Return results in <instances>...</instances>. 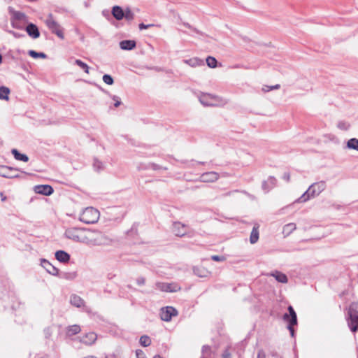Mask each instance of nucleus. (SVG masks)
I'll return each mask as SVG.
<instances>
[{
  "label": "nucleus",
  "instance_id": "obj_17",
  "mask_svg": "<svg viewBox=\"0 0 358 358\" xmlns=\"http://www.w3.org/2000/svg\"><path fill=\"white\" fill-rule=\"evenodd\" d=\"M273 277L275 278L277 281L282 283H286L287 282V277L285 274L280 272V271H275L271 274Z\"/></svg>",
  "mask_w": 358,
  "mask_h": 358
},
{
  "label": "nucleus",
  "instance_id": "obj_35",
  "mask_svg": "<svg viewBox=\"0 0 358 358\" xmlns=\"http://www.w3.org/2000/svg\"><path fill=\"white\" fill-rule=\"evenodd\" d=\"M45 264H48V266H51V267H52V271H51L50 269H49L48 268H46L47 271H48L50 273H52V274H53V275H56V274L57 273V270L55 267L52 266L49 262H45Z\"/></svg>",
  "mask_w": 358,
  "mask_h": 358
},
{
  "label": "nucleus",
  "instance_id": "obj_39",
  "mask_svg": "<svg viewBox=\"0 0 358 358\" xmlns=\"http://www.w3.org/2000/svg\"><path fill=\"white\" fill-rule=\"evenodd\" d=\"M257 358H266L264 353L259 352L257 355Z\"/></svg>",
  "mask_w": 358,
  "mask_h": 358
},
{
  "label": "nucleus",
  "instance_id": "obj_28",
  "mask_svg": "<svg viewBox=\"0 0 358 358\" xmlns=\"http://www.w3.org/2000/svg\"><path fill=\"white\" fill-rule=\"evenodd\" d=\"M80 331V327L78 325L71 326L68 329V334L70 336L75 335Z\"/></svg>",
  "mask_w": 358,
  "mask_h": 358
},
{
  "label": "nucleus",
  "instance_id": "obj_3",
  "mask_svg": "<svg viewBox=\"0 0 358 358\" xmlns=\"http://www.w3.org/2000/svg\"><path fill=\"white\" fill-rule=\"evenodd\" d=\"M100 217L99 211L93 208L87 207L85 208L80 215V220L86 224L96 223Z\"/></svg>",
  "mask_w": 358,
  "mask_h": 358
},
{
  "label": "nucleus",
  "instance_id": "obj_10",
  "mask_svg": "<svg viewBox=\"0 0 358 358\" xmlns=\"http://www.w3.org/2000/svg\"><path fill=\"white\" fill-rule=\"evenodd\" d=\"M220 178L219 174L215 171L206 172L201 175L199 180L203 182H213Z\"/></svg>",
  "mask_w": 358,
  "mask_h": 358
},
{
  "label": "nucleus",
  "instance_id": "obj_33",
  "mask_svg": "<svg viewBox=\"0 0 358 358\" xmlns=\"http://www.w3.org/2000/svg\"><path fill=\"white\" fill-rule=\"evenodd\" d=\"M103 80L107 85H112L113 83V78L108 74H106L103 76Z\"/></svg>",
  "mask_w": 358,
  "mask_h": 358
},
{
  "label": "nucleus",
  "instance_id": "obj_46",
  "mask_svg": "<svg viewBox=\"0 0 358 358\" xmlns=\"http://www.w3.org/2000/svg\"><path fill=\"white\" fill-rule=\"evenodd\" d=\"M104 358H108V357H104Z\"/></svg>",
  "mask_w": 358,
  "mask_h": 358
},
{
  "label": "nucleus",
  "instance_id": "obj_44",
  "mask_svg": "<svg viewBox=\"0 0 358 358\" xmlns=\"http://www.w3.org/2000/svg\"><path fill=\"white\" fill-rule=\"evenodd\" d=\"M153 358H162V357L159 355H155Z\"/></svg>",
  "mask_w": 358,
  "mask_h": 358
},
{
  "label": "nucleus",
  "instance_id": "obj_19",
  "mask_svg": "<svg viewBox=\"0 0 358 358\" xmlns=\"http://www.w3.org/2000/svg\"><path fill=\"white\" fill-rule=\"evenodd\" d=\"M185 62L192 67H196L203 64V60L197 57L187 59L185 61Z\"/></svg>",
  "mask_w": 358,
  "mask_h": 358
},
{
  "label": "nucleus",
  "instance_id": "obj_23",
  "mask_svg": "<svg viewBox=\"0 0 358 358\" xmlns=\"http://www.w3.org/2000/svg\"><path fill=\"white\" fill-rule=\"evenodd\" d=\"M174 231L177 236H182L185 234L184 230H180L181 228H184L185 226L180 222H176L174 224Z\"/></svg>",
  "mask_w": 358,
  "mask_h": 358
},
{
  "label": "nucleus",
  "instance_id": "obj_8",
  "mask_svg": "<svg viewBox=\"0 0 358 358\" xmlns=\"http://www.w3.org/2000/svg\"><path fill=\"white\" fill-rule=\"evenodd\" d=\"M200 101L204 106H217L219 98L210 94H203L200 97Z\"/></svg>",
  "mask_w": 358,
  "mask_h": 358
},
{
  "label": "nucleus",
  "instance_id": "obj_36",
  "mask_svg": "<svg viewBox=\"0 0 358 358\" xmlns=\"http://www.w3.org/2000/svg\"><path fill=\"white\" fill-rule=\"evenodd\" d=\"M153 26H154V24H143V23H141V24H139V29H140L141 30H142V29H148V28H149V27H153Z\"/></svg>",
  "mask_w": 358,
  "mask_h": 358
},
{
  "label": "nucleus",
  "instance_id": "obj_42",
  "mask_svg": "<svg viewBox=\"0 0 358 358\" xmlns=\"http://www.w3.org/2000/svg\"><path fill=\"white\" fill-rule=\"evenodd\" d=\"M120 104H121L120 101L116 100L114 106H115V107H118Z\"/></svg>",
  "mask_w": 358,
  "mask_h": 358
},
{
  "label": "nucleus",
  "instance_id": "obj_15",
  "mask_svg": "<svg viewBox=\"0 0 358 358\" xmlns=\"http://www.w3.org/2000/svg\"><path fill=\"white\" fill-rule=\"evenodd\" d=\"M120 46L122 50H132L136 47V42L132 40L122 41L120 43Z\"/></svg>",
  "mask_w": 358,
  "mask_h": 358
},
{
  "label": "nucleus",
  "instance_id": "obj_24",
  "mask_svg": "<svg viewBox=\"0 0 358 358\" xmlns=\"http://www.w3.org/2000/svg\"><path fill=\"white\" fill-rule=\"evenodd\" d=\"M296 224L294 223H289L283 227V234L288 236L292 231L296 229Z\"/></svg>",
  "mask_w": 358,
  "mask_h": 358
},
{
  "label": "nucleus",
  "instance_id": "obj_7",
  "mask_svg": "<svg viewBox=\"0 0 358 358\" xmlns=\"http://www.w3.org/2000/svg\"><path fill=\"white\" fill-rule=\"evenodd\" d=\"M177 315V310L172 306L162 308L160 311L161 319L166 322L170 321L172 317L176 316Z\"/></svg>",
  "mask_w": 358,
  "mask_h": 358
},
{
  "label": "nucleus",
  "instance_id": "obj_32",
  "mask_svg": "<svg viewBox=\"0 0 358 358\" xmlns=\"http://www.w3.org/2000/svg\"><path fill=\"white\" fill-rule=\"evenodd\" d=\"M280 85L277 84L275 85H273V86H268V85H265L262 87V91L264 92H268L272 90H278L280 88Z\"/></svg>",
  "mask_w": 358,
  "mask_h": 358
},
{
  "label": "nucleus",
  "instance_id": "obj_37",
  "mask_svg": "<svg viewBox=\"0 0 358 358\" xmlns=\"http://www.w3.org/2000/svg\"><path fill=\"white\" fill-rule=\"evenodd\" d=\"M137 358H146L143 352L141 350H138L136 352Z\"/></svg>",
  "mask_w": 358,
  "mask_h": 358
},
{
  "label": "nucleus",
  "instance_id": "obj_2",
  "mask_svg": "<svg viewBox=\"0 0 358 358\" xmlns=\"http://www.w3.org/2000/svg\"><path fill=\"white\" fill-rule=\"evenodd\" d=\"M348 324L352 332L358 330V302H352L348 310Z\"/></svg>",
  "mask_w": 358,
  "mask_h": 358
},
{
  "label": "nucleus",
  "instance_id": "obj_41",
  "mask_svg": "<svg viewBox=\"0 0 358 358\" xmlns=\"http://www.w3.org/2000/svg\"><path fill=\"white\" fill-rule=\"evenodd\" d=\"M0 196L2 201H5L6 200V196L3 194V193H0Z\"/></svg>",
  "mask_w": 358,
  "mask_h": 358
},
{
  "label": "nucleus",
  "instance_id": "obj_14",
  "mask_svg": "<svg viewBox=\"0 0 358 358\" xmlns=\"http://www.w3.org/2000/svg\"><path fill=\"white\" fill-rule=\"evenodd\" d=\"M259 225L258 224H255L252 228L250 236V241L252 244L257 243L259 239Z\"/></svg>",
  "mask_w": 358,
  "mask_h": 358
},
{
  "label": "nucleus",
  "instance_id": "obj_43",
  "mask_svg": "<svg viewBox=\"0 0 358 358\" xmlns=\"http://www.w3.org/2000/svg\"><path fill=\"white\" fill-rule=\"evenodd\" d=\"M203 350H210V348L209 346L207 345V346H203Z\"/></svg>",
  "mask_w": 358,
  "mask_h": 358
},
{
  "label": "nucleus",
  "instance_id": "obj_21",
  "mask_svg": "<svg viewBox=\"0 0 358 358\" xmlns=\"http://www.w3.org/2000/svg\"><path fill=\"white\" fill-rule=\"evenodd\" d=\"M96 339V335L94 333H89L83 338V342L86 344H92Z\"/></svg>",
  "mask_w": 358,
  "mask_h": 358
},
{
  "label": "nucleus",
  "instance_id": "obj_1",
  "mask_svg": "<svg viewBox=\"0 0 358 358\" xmlns=\"http://www.w3.org/2000/svg\"><path fill=\"white\" fill-rule=\"evenodd\" d=\"M65 236L73 241L90 245H101L104 239L101 232L74 227L66 229Z\"/></svg>",
  "mask_w": 358,
  "mask_h": 358
},
{
  "label": "nucleus",
  "instance_id": "obj_4",
  "mask_svg": "<svg viewBox=\"0 0 358 358\" xmlns=\"http://www.w3.org/2000/svg\"><path fill=\"white\" fill-rule=\"evenodd\" d=\"M325 188V184L323 182L315 183L309 187L308 190L299 198V202H306L310 198L319 195Z\"/></svg>",
  "mask_w": 358,
  "mask_h": 358
},
{
  "label": "nucleus",
  "instance_id": "obj_38",
  "mask_svg": "<svg viewBox=\"0 0 358 358\" xmlns=\"http://www.w3.org/2000/svg\"><path fill=\"white\" fill-rule=\"evenodd\" d=\"M231 353L229 352V350H225L222 354V358H231Z\"/></svg>",
  "mask_w": 358,
  "mask_h": 358
},
{
  "label": "nucleus",
  "instance_id": "obj_45",
  "mask_svg": "<svg viewBox=\"0 0 358 358\" xmlns=\"http://www.w3.org/2000/svg\"><path fill=\"white\" fill-rule=\"evenodd\" d=\"M1 62H2V57H1V55H0V64L1 63Z\"/></svg>",
  "mask_w": 358,
  "mask_h": 358
},
{
  "label": "nucleus",
  "instance_id": "obj_16",
  "mask_svg": "<svg viewBox=\"0 0 358 358\" xmlns=\"http://www.w3.org/2000/svg\"><path fill=\"white\" fill-rule=\"evenodd\" d=\"M55 257L58 261L61 262H67L70 259L69 255L62 250L56 252Z\"/></svg>",
  "mask_w": 358,
  "mask_h": 358
},
{
  "label": "nucleus",
  "instance_id": "obj_9",
  "mask_svg": "<svg viewBox=\"0 0 358 358\" xmlns=\"http://www.w3.org/2000/svg\"><path fill=\"white\" fill-rule=\"evenodd\" d=\"M158 289L163 292H177L180 289V287L175 282L172 283H164V282H159L157 284Z\"/></svg>",
  "mask_w": 358,
  "mask_h": 358
},
{
  "label": "nucleus",
  "instance_id": "obj_31",
  "mask_svg": "<svg viewBox=\"0 0 358 358\" xmlns=\"http://www.w3.org/2000/svg\"><path fill=\"white\" fill-rule=\"evenodd\" d=\"M124 17L128 21H131L134 18V14L129 8H127L124 10Z\"/></svg>",
  "mask_w": 358,
  "mask_h": 358
},
{
  "label": "nucleus",
  "instance_id": "obj_26",
  "mask_svg": "<svg viewBox=\"0 0 358 358\" xmlns=\"http://www.w3.org/2000/svg\"><path fill=\"white\" fill-rule=\"evenodd\" d=\"M206 64L210 68H215L217 66V62L215 57L208 56L206 58Z\"/></svg>",
  "mask_w": 358,
  "mask_h": 358
},
{
  "label": "nucleus",
  "instance_id": "obj_18",
  "mask_svg": "<svg viewBox=\"0 0 358 358\" xmlns=\"http://www.w3.org/2000/svg\"><path fill=\"white\" fill-rule=\"evenodd\" d=\"M12 154L13 155L15 159L27 162L29 160L28 157L26 155L20 153L17 150L13 149Z\"/></svg>",
  "mask_w": 358,
  "mask_h": 358
},
{
  "label": "nucleus",
  "instance_id": "obj_11",
  "mask_svg": "<svg viewBox=\"0 0 358 358\" xmlns=\"http://www.w3.org/2000/svg\"><path fill=\"white\" fill-rule=\"evenodd\" d=\"M34 189L36 193L45 196H49L53 193V188L48 185H36Z\"/></svg>",
  "mask_w": 358,
  "mask_h": 358
},
{
  "label": "nucleus",
  "instance_id": "obj_12",
  "mask_svg": "<svg viewBox=\"0 0 358 358\" xmlns=\"http://www.w3.org/2000/svg\"><path fill=\"white\" fill-rule=\"evenodd\" d=\"M26 31L27 32L29 36L32 37L33 38H37L40 36V32L38 31V27H36V25L32 23H30L27 26Z\"/></svg>",
  "mask_w": 358,
  "mask_h": 358
},
{
  "label": "nucleus",
  "instance_id": "obj_29",
  "mask_svg": "<svg viewBox=\"0 0 358 358\" xmlns=\"http://www.w3.org/2000/svg\"><path fill=\"white\" fill-rule=\"evenodd\" d=\"M29 55L33 57V58H38V57H41V58H45L46 57V55L43 52H36V51L34 50H29Z\"/></svg>",
  "mask_w": 358,
  "mask_h": 358
},
{
  "label": "nucleus",
  "instance_id": "obj_20",
  "mask_svg": "<svg viewBox=\"0 0 358 358\" xmlns=\"http://www.w3.org/2000/svg\"><path fill=\"white\" fill-rule=\"evenodd\" d=\"M10 91L8 87L1 86L0 87V99H4L8 101L9 99L8 95Z\"/></svg>",
  "mask_w": 358,
  "mask_h": 358
},
{
  "label": "nucleus",
  "instance_id": "obj_27",
  "mask_svg": "<svg viewBox=\"0 0 358 358\" xmlns=\"http://www.w3.org/2000/svg\"><path fill=\"white\" fill-rule=\"evenodd\" d=\"M140 343L143 347H148L151 344V340L148 336H142L140 338Z\"/></svg>",
  "mask_w": 358,
  "mask_h": 358
},
{
  "label": "nucleus",
  "instance_id": "obj_13",
  "mask_svg": "<svg viewBox=\"0 0 358 358\" xmlns=\"http://www.w3.org/2000/svg\"><path fill=\"white\" fill-rule=\"evenodd\" d=\"M112 14L116 20H121L124 18V10L120 6H115L113 7Z\"/></svg>",
  "mask_w": 358,
  "mask_h": 358
},
{
  "label": "nucleus",
  "instance_id": "obj_25",
  "mask_svg": "<svg viewBox=\"0 0 358 358\" xmlns=\"http://www.w3.org/2000/svg\"><path fill=\"white\" fill-rule=\"evenodd\" d=\"M348 147L358 151V140L357 138H351L348 141Z\"/></svg>",
  "mask_w": 358,
  "mask_h": 358
},
{
  "label": "nucleus",
  "instance_id": "obj_40",
  "mask_svg": "<svg viewBox=\"0 0 358 358\" xmlns=\"http://www.w3.org/2000/svg\"><path fill=\"white\" fill-rule=\"evenodd\" d=\"M23 16H24V14H22V13H15V17H16L17 19H21Z\"/></svg>",
  "mask_w": 358,
  "mask_h": 358
},
{
  "label": "nucleus",
  "instance_id": "obj_34",
  "mask_svg": "<svg viewBox=\"0 0 358 358\" xmlns=\"http://www.w3.org/2000/svg\"><path fill=\"white\" fill-rule=\"evenodd\" d=\"M211 259L215 262H224L226 260V257L224 256L218 255H213Z\"/></svg>",
  "mask_w": 358,
  "mask_h": 358
},
{
  "label": "nucleus",
  "instance_id": "obj_5",
  "mask_svg": "<svg viewBox=\"0 0 358 358\" xmlns=\"http://www.w3.org/2000/svg\"><path fill=\"white\" fill-rule=\"evenodd\" d=\"M45 24L53 34L62 39L64 38L63 31L57 22L53 19L52 15H50L45 20Z\"/></svg>",
  "mask_w": 358,
  "mask_h": 358
},
{
  "label": "nucleus",
  "instance_id": "obj_30",
  "mask_svg": "<svg viewBox=\"0 0 358 358\" xmlns=\"http://www.w3.org/2000/svg\"><path fill=\"white\" fill-rule=\"evenodd\" d=\"M76 64L78 66H80L81 69H83L86 73H89V66H87V64L83 62L80 59H76Z\"/></svg>",
  "mask_w": 358,
  "mask_h": 358
},
{
  "label": "nucleus",
  "instance_id": "obj_6",
  "mask_svg": "<svg viewBox=\"0 0 358 358\" xmlns=\"http://www.w3.org/2000/svg\"><path fill=\"white\" fill-rule=\"evenodd\" d=\"M289 314L285 313L283 316L284 320L289 323L288 329L292 334L294 336V328L293 326L297 324L296 314L292 306L288 307Z\"/></svg>",
  "mask_w": 358,
  "mask_h": 358
},
{
  "label": "nucleus",
  "instance_id": "obj_22",
  "mask_svg": "<svg viewBox=\"0 0 358 358\" xmlns=\"http://www.w3.org/2000/svg\"><path fill=\"white\" fill-rule=\"evenodd\" d=\"M71 303L76 307H81L83 305V300L80 296L73 295L71 297Z\"/></svg>",
  "mask_w": 358,
  "mask_h": 358
}]
</instances>
